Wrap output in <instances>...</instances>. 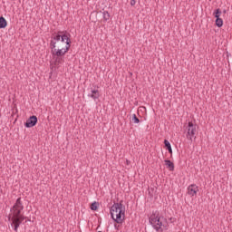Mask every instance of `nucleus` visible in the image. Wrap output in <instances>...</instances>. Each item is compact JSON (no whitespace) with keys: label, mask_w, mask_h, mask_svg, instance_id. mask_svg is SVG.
Instances as JSON below:
<instances>
[{"label":"nucleus","mask_w":232,"mask_h":232,"mask_svg":"<svg viewBox=\"0 0 232 232\" xmlns=\"http://www.w3.org/2000/svg\"><path fill=\"white\" fill-rule=\"evenodd\" d=\"M61 38V36H53V41H51L50 46H51V53L53 55V59H54V65L55 66H59L60 64H63V63H64V55H66V53H68V52H70V40L66 37V36H63L62 37V43L65 42V49L64 51H63V49H55V44L57 43V41H59V39Z\"/></svg>","instance_id":"nucleus-1"},{"label":"nucleus","mask_w":232,"mask_h":232,"mask_svg":"<svg viewBox=\"0 0 232 232\" xmlns=\"http://www.w3.org/2000/svg\"><path fill=\"white\" fill-rule=\"evenodd\" d=\"M149 222L157 232L168 231V227H169L168 219L164 216H160V213L157 210L152 212Z\"/></svg>","instance_id":"nucleus-2"},{"label":"nucleus","mask_w":232,"mask_h":232,"mask_svg":"<svg viewBox=\"0 0 232 232\" xmlns=\"http://www.w3.org/2000/svg\"><path fill=\"white\" fill-rule=\"evenodd\" d=\"M125 213L126 207L122 205V201L114 203L111 208V217L116 224H122L124 222Z\"/></svg>","instance_id":"nucleus-3"},{"label":"nucleus","mask_w":232,"mask_h":232,"mask_svg":"<svg viewBox=\"0 0 232 232\" xmlns=\"http://www.w3.org/2000/svg\"><path fill=\"white\" fill-rule=\"evenodd\" d=\"M60 36L59 41H56L55 44V50H63V52H64V50H66V47H64V41L63 42V37H66L69 42H70V47L72 46V40L70 39V34H67L66 32L63 31H59L57 33H53L51 36V41H54L53 37H57Z\"/></svg>","instance_id":"nucleus-4"},{"label":"nucleus","mask_w":232,"mask_h":232,"mask_svg":"<svg viewBox=\"0 0 232 232\" xmlns=\"http://www.w3.org/2000/svg\"><path fill=\"white\" fill-rule=\"evenodd\" d=\"M23 209H24V206H23L21 198H18L11 208V212H13V214H9L8 220L11 221L12 218H21V217H24L23 214H21Z\"/></svg>","instance_id":"nucleus-5"},{"label":"nucleus","mask_w":232,"mask_h":232,"mask_svg":"<svg viewBox=\"0 0 232 232\" xmlns=\"http://www.w3.org/2000/svg\"><path fill=\"white\" fill-rule=\"evenodd\" d=\"M188 132H187V139H188V140H191V142H193V139H197V137H195V133H197V125L193 124V122L189 121L188 123Z\"/></svg>","instance_id":"nucleus-6"},{"label":"nucleus","mask_w":232,"mask_h":232,"mask_svg":"<svg viewBox=\"0 0 232 232\" xmlns=\"http://www.w3.org/2000/svg\"><path fill=\"white\" fill-rule=\"evenodd\" d=\"M25 217L20 218H12L10 221H12L11 226H14V231L17 232L19 229V226L23 224V221L25 219Z\"/></svg>","instance_id":"nucleus-7"},{"label":"nucleus","mask_w":232,"mask_h":232,"mask_svg":"<svg viewBox=\"0 0 232 232\" xmlns=\"http://www.w3.org/2000/svg\"><path fill=\"white\" fill-rule=\"evenodd\" d=\"M37 116L33 115L24 123L25 128H34L37 124Z\"/></svg>","instance_id":"nucleus-8"},{"label":"nucleus","mask_w":232,"mask_h":232,"mask_svg":"<svg viewBox=\"0 0 232 232\" xmlns=\"http://www.w3.org/2000/svg\"><path fill=\"white\" fill-rule=\"evenodd\" d=\"M198 193V186L191 184L188 187V195L190 197H195Z\"/></svg>","instance_id":"nucleus-9"},{"label":"nucleus","mask_w":232,"mask_h":232,"mask_svg":"<svg viewBox=\"0 0 232 232\" xmlns=\"http://www.w3.org/2000/svg\"><path fill=\"white\" fill-rule=\"evenodd\" d=\"M88 97H91V99H93V101H97L101 97V93L99 92V90L92 89L91 93L88 94Z\"/></svg>","instance_id":"nucleus-10"},{"label":"nucleus","mask_w":232,"mask_h":232,"mask_svg":"<svg viewBox=\"0 0 232 232\" xmlns=\"http://www.w3.org/2000/svg\"><path fill=\"white\" fill-rule=\"evenodd\" d=\"M165 166H167L169 171H175V164L171 160H165Z\"/></svg>","instance_id":"nucleus-11"},{"label":"nucleus","mask_w":232,"mask_h":232,"mask_svg":"<svg viewBox=\"0 0 232 232\" xmlns=\"http://www.w3.org/2000/svg\"><path fill=\"white\" fill-rule=\"evenodd\" d=\"M164 145L166 150L170 153V155L173 154V149H171V143H169V140H164Z\"/></svg>","instance_id":"nucleus-12"},{"label":"nucleus","mask_w":232,"mask_h":232,"mask_svg":"<svg viewBox=\"0 0 232 232\" xmlns=\"http://www.w3.org/2000/svg\"><path fill=\"white\" fill-rule=\"evenodd\" d=\"M8 25V22H6V19L5 17L1 16L0 17V29L6 28Z\"/></svg>","instance_id":"nucleus-13"},{"label":"nucleus","mask_w":232,"mask_h":232,"mask_svg":"<svg viewBox=\"0 0 232 232\" xmlns=\"http://www.w3.org/2000/svg\"><path fill=\"white\" fill-rule=\"evenodd\" d=\"M223 25L224 20H222V18H216V26H218V28H222Z\"/></svg>","instance_id":"nucleus-14"},{"label":"nucleus","mask_w":232,"mask_h":232,"mask_svg":"<svg viewBox=\"0 0 232 232\" xmlns=\"http://www.w3.org/2000/svg\"><path fill=\"white\" fill-rule=\"evenodd\" d=\"M213 15L216 19L220 18V15H222V10H220V8L216 9V11L213 13Z\"/></svg>","instance_id":"nucleus-15"},{"label":"nucleus","mask_w":232,"mask_h":232,"mask_svg":"<svg viewBox=\"0 0 232 232\" xmlns=\"http://www.w3.org/2000/svg\"><path fill=\"white\" fill-rule=\"evenodd\" d=\"M91 209L92 211H97V209H99V202H96V201L92 202L91 204Z\"/></svg>","instance_id":"nucleus-16"},{"label":"nucleus","mask_w":232,"mask_h":232,"mask_svg":"<svg viewBox=\"0 0 232 232\" xmlns=\"http://www.w3.org/2000/svg\"><path fill=\"white\" fill-rule=\"evenodd\" d=\"M103 21H110V13L108 11H103Z\"/></svg>","instance_id":"nucleus-17"},{"label":"nucleus","mask_w":232,"mask_h":232,"mask_svg":"<svg viewBox=\"0 0 232 232\" xmlns=\"http://www.w3.org/2000/svg\"><path fill=\"white\" fill-rule=\"evenodd\" d=\"M131 121H132V122H133L134 124H139V122H140V120H139V119L137 118V115H136V114H133V115H132Z\"/></svg>","instance_id":"nucleus-18"},{"label":"nucleus","mask_w":232,"mask_h":232,"mask_svg":"<svg viewBox=\"0 0 232 232\" xmlns=\"http://www.w3.org/2000/svg\"><path fill=\"white\" fill-rule=\"evenodd\" d=\"M137 1L135 0H130V6H135Z\"/></svg>","instance_id":"nucleus-19"},{"label":"nucleus","mask_w":232,"mask_h":232,"mask_svg":"<svg viewBox=\"0 0 232 232\" xmlns=\"http://www.w3.org/2000/svg\"><path fill=\"white\" fill-rule=\"evenodd\" d=\"M169 220H170V222H173V221H172V220H173V218H170Z\"/></svg>","instance_id":"nucleus-20"}]
</instances>
